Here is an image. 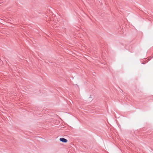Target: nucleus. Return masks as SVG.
I'll return each instance as SVG.
<instances>
[{"instance_id":"f257e3e1","label":"nucleus","mask_w":153,"mask_h":153,"mask_svg":"<svg viewBox=\"0 0 153 153\" xmlns=\"http://www.w3.org/2000/svg\"><path fill=\"white\" fill-rule=\"evenodd\" d=\"M59 140L60 141L64 142V143H66L67 142V140L66 139L63 138H60L59 139Z\"/></svg>"}]
</instances>
